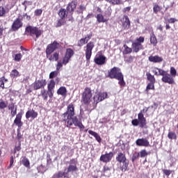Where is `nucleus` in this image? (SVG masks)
<instances>
[{
    "instance_id": "a211bd4d",
    "label": "nucleus",
    "mask_w": 178,
    "mask_h": 178,
    "mask_svg": "<svg viewBox=\"0 0 178 178\" xmlns=\"http://www.w3.org/2000/svg\"><path fill=\"white\" fill-rule=\"evenodd\" d=\"M77 6V3L76 1H72L67 6V10L70 13L74 12L76 7Z\"/></svg>"
},
{
    "instance_id": "5fc2aeb1",
    "label": "nucleus",
    "mask_w": 178,
    "mask_h": 178,
    "mask_svg": "<svg viewBox=\"0 0 178 178\" xmlns=\"http://www.w3.org/2000/svg\"><path fill=\"white\" fill-rule=\"evenodd\" d=\"M131 123L133 126H138V123H140V122L138 121V120L135 119L132 120Z\"/></svg>"
},
{
    "instance_id": "de8ad7c7",
    "label": "nucleus",
    "mask_w": 178,
    "mask_h": 178,
    "mask_svg": "<svg viewBox=\"0 0 178 178\" xmlns=\"http://www.w3.org/2000/svg\"><path fill=\"white\" fill-rule=\"evenodd\" d=\"M46 92L49 98H52V97H54V90L48 89V91H47Z\"/></svg>"
},
{
    "instance_id": "ea45409f",
    "label": "nucleus",
    "mask_w": 178,
    "mask_h": 178,
    "mask_svg": "<svg viewBox=\"0 0 178 178\" xmlns=\"http://www.w3.org/2000/svg\"><path fill=\"white\" fill-rule=\"evenodd\" d=\"M155 83H149L146 88V91H148L149 90H154L155 86H154Z\"/></svg>"
},
{
    "instance_id": "9b49d317",
    "label": "nucleus",
    "mask_w": 178,
    "mask_h": 178,
    "mask_svg": "<svg viewBox=\"0 0 178 178\" xmlns=\"http://www.w3.org/2000/svg\"><path fill=\"white\" fill-rule=\"evenodd\" d=\"M136 144L138 147H149V141L147 138H138L136 140Z\"/></svg>"
},
{
    "instance_id": "49530a36",
    "label": "nucleus",
    "mask_w": 178,
    "mask_h": 178,
    "mask_svg": "<svg viewBox=\"0 0 178 178\" xmlns=\"http://www.w3.org/2000/svg\"><path fill=\"white\" fill-rule=\"evenodd\" d=\"M70 60V58L67 57V56H65L63 60V64L67 65L69 63V61Z\"/></svg>"
},
{
    "instance_id": "7ed1b4c3",
    "label": "nucleus",
    "mask_w": 178,
    "mask_h": 178,
    "mask_svg": "<svg viewBox=\"0 0 178 178\" xmlns=\"http://www.w3.org/2000/svg\"><path fill=\"white\" fill-rule=\"evenodd\" d=\"M116 161L120 162V163H123L121 170L122 172H126L127 170V168L129 167V161L126 159V155H124L123 153H119L116 157Z\"/></svg>"
},
{
    "instance_id": "4468645a",
    "label": "nucleus",
    "mask_w": 178,
    "mask_h": 178,
    "mask_svg": "<svg viewBox=\"0 0 178 178\" xmlns=\"http://www.w3.org/2000/svg\"><path fill=\"white\" fill-rule=\"evenodd\" d=\"M161 80L163 83H168V84H173L175 83V79L168 72L163 76Z\"/></svg>"
},
{
    "instance_id": "37998d69",
    "label": "nucleus",
    "mask_w": 178,
    "mask_h": 178,
    "mask_svg": "<svg viewBox=\"0 0 178 178\" xmlns=\"http://www.w3.org/2000/svg\"><path fill=\"white\" fill-rule=\"evenodd\" d=\"M6 15V10L3 7L0 6V17L5 16Z\"/></svg>"
},
{
    "instance_id": "7c9ffc66",
    "label": "nucleus",
    "mask_w": 178,
    "mask_h": 178,
    "mask_svg": "<svg viewBox=\"0 0 178 178\" xmlns=\"http://www.w3.org/2000/svg\"><path fill=\"white\" fill-rule=\"evenodd\" d=\"M58 59H59V54L58 53H54L52 56H50V58H49V60H56V62L58 60Z\"/></svg>"
},
{
    "instance_id": "72a5a7b5",
    "label": "nucleus",
    "mask_w": 178,
    "mask_h": 178,
    "mask_svg": "<svg viewBox=\"0 0 178 178\" xmlns=\"http://www.w3.org/2000/svg\"><path fill=\"white\" fill-rule=\"evenodd\" d=\"M124 50L123 51V54H131V51H133L131 48L128 47L127 45L126 44L124 45Z\"/></svg>"
},
{
    "instance_id": "393cba45",
    "label": "nucleus",
    "mask_w": 178,
    "mask_h": 178,
    "mask_svg": "<svg viewBox=\"0 0 178 178\" xmlns=\"http://www.w3.org/2000/svg\"><path fill=\"white\" fill-rule=\"evenodd\" d=\"M88 133L91 136H94V137L96 138V140H97V141H98V143H101V140H102L101 136H99V135L98 134H97L94 131H91V130H89Z\"/></svg>"
},
{
    "instance_id": "c9c22d12",
    "label": "nucleus",
    "mask_w": 178,
    "mask_h": 178,
    "mask_svg": "<svg viewBox=\"0 0 178 178\" xmlns=\"http://www.w3.org/2000/svg\"><path fill=\"white\" fill-rule=\"evenodd\" d=\"M162 10V8L161 6H159V5H154L153 7V10L154 12V13H158V12H161V10Z\"/></svg>"
},
{
    "instance_id": "9d476101",
    "label": "nucleus",
    "mask_w": 178,
    "mask_h": 178,
    "mask_svg": "<svg viewBox=\"0 0 178 178\" xmlns=\"http://www.w3.org/2000/svg\"><path fill=\"white\" fill-rule=\"evenodd\" d=\"M106 98H108V93L106 92H100L98 94V95H96L93 97L94 102H96V104H98V102H101V101H104V99H106Z\"/></svg>"
},
{
    "instance_id": "6e6552de",
    "label": "nucleus",
    "mask_w": 178,
    "mask_h": 178,
    "mask_svg": "<svg viewBox=\"0 0 178 178\" xmlns=\"http://www.w3.org/2000/svg\"><path fill=\"white\" fill-rule=\"evenodd\" d=\"M59 48V43L58 42L54 41L53 43L49 44L46 49L47 55H51L54 51L58 49Z\"/></svg>"
},
{
    "instance_id": "cd10ccee",
    "label": "nucleus",
    "mask_w": 178,
    "mask_h": 178,
    "mask_svg": "<svg viewBox=\"0 0 178 178\" xmlns=\"http://www.w3.org/2000/svg\"><path fill=\"white\" fill-rule=\"evenodd\" d=\"M146 76L147 77V80L150 81V83H155V76H154L150 73H147Z\"/></svg>"
},
{
    "instance_id": "6ab92c4d",
    "label": "nucleus",
    "mask_w": 178,
    "mask_h": 178,
    "mask_svg": "<svg viewBox=\"0 0 178 178\" xmlns=\"http://www.w3.org/2000/svg\"><path fill=\"white\" fill-rule=\"evenodd\" d=\"M37 116H38V113H37V112H35L34 110H29L26 113V119H30V118H31L32 119H35Z\"/></svg>"
},
{
    "instance_id": "774afa93",
    "label": "nucleus",
    "mask_w": 178,
    "mask_h": 178,
    "mask_svg": "<svg viewBox=\"0 0 178 178\" xmlns=\"http://www.w3.org/2000/svg\"><path fill=\"white\" fill-rule=\"evenodd\" d=\"M0 87H1V88H3V87H5V83L3 81H0Z\"/></svg>"
},
{
    "instance_id": "39448f33",
    "label": "nucleus",
    "mask_w": 178,
    "mask_h": 178,
    "mask_svg": "<svg viewBox=\"0 0 178 178\" xmlns=\"http://www.w3.org/2000/svg\"><path fill=\"white\" fill-rule=\"evenodd\" d=\"M26 32L29 33L30 35H35L36 38H38L42 34V31L35 26H27L26 28Z\"/></svg>"
},
{
    "instance_id": "09e8293b",
    "label": "nucleus",
    "mask_w": 178,
    "mask_h": 178,
    "mask_svg": "<svg viewBox=\"0 0 178 178\" xmlns=\"http://www.w3.org/2000/svg\"><path fill=\"white\" fill-rule=\"evenodd\" d=\"M133 60H134V56H130L125 60V61L127 62V63H131Z\"/></svg>"
},
{
    "instance_id": "bf43d9fd",
    "label": "nucleus",
    "mask_w": 178,
    "mask_h": 178,
    "mask_svg": "<svg viewBox=\"0 0 178 178\" xmlns=\"http://www.w3.org/2000/svg\"><path fill=\"white\" fill-rule=\"evenodd\" d=\"M22 5H24L25 10H26V9H27V5H31V2H30V1H24L22 3Z\"/></svg>"
},
{
    "instance_id": "58836bf2",
    "label": "nucleus",
    "mask_w": 178,
    "mask_h": 178,
    "mask_svg": "<svg viewBox=\"0 0 178 178\" xmlns=\"http://www.w3.org/2000/svg\"><path fill=\"white\" fill-rule=\"evenodd\" d=\"M147 155H148V152H147V150L145 149L141 150L139 153V156H140V158H145Z\"/></svg>"
},
{
    "instance_id": "680f3d73",
    "label": "nucleus",
    "mask_w": 178,
    "mask_h": 178,
    "mask_svg": "<svg viewBox=\"0 0 178 178\" xmlns=\"http://www.w3.org/2000/svg\"><path fill=\"white\" fill-rule=\"evenodd\" d=\"M22 139V134L20 133V130L17 129V140H21Z\"/></svg>"
},
{
    "instance_id": "69168bd1",
    "label": "nucleus",
    "mask_w": 178,
    "mask_h": 178,
    "mask_svg": "<svg viewBox=\"0 0 178 178\" xmlns=\"http://www.w3.org/2000/svg\"><path fill=\"white\" fill-rule=\"evenodd\" d=\"M104 172H108V170H111V168H109L108 166H104Z\"/></svg>"
},
{
    "instance_id": "2eb2a0df",
    "label": "nucleus",
    "mask_w": 178,
    "mask_h": 178,
    "mask_svg": "<svg viewBox=\"0 0 178 178\" xmlns=\"http://www.w3.org/2000/svg\"><path fill=\"white\" fill-rule=\"evenodd\" d=\"M22 26H23L22 21H20L19 19H17L15 21H14L12 25L13 31H17V30L19 29Z\"/></svg>"
},
{
    "instance_id": "c03bdc74",
    "label": "nucleus",
    "mask_w": 178,
    "mask_h": 178,
    "mask_svg": "<svg viewBox=\"0 0 178 178\" xmlns=\"http://www.w3.org/2000/svg\"><path fill=\"white\" fill-rule=\"evenodd\" d=\"M41 94H42V97L44 101L48 99V94L47 93L46 90H42Z\"/></svg>"
},
{
    "instance_id": "e433bc0d",
    "label": "nucleus",
    "mask_w": 178,
    "mask_h": 178,
    "mask_svg": "<svg viewBox=\"0 0 178 178\" xmlns=\"http://www.w3.org/2000/svg\"><path fill=\"white\" fill-rule=\"evenodd\" d=\"M54 88H55V81L51 80L48 84V90H54Z\"/></svg>"
},
{
    "instance_id": "e2e57ef3",
    "label": "nucleus",
    "mask_w": 178,
    "mask_h": 178,
    "mask_svg": "<svg viewBox=\"0 0 178 178\" xmlns=\"http://www.w3.org/2000/svg\"><path fill=\"white\" fill-rule=\"evenodd\" d=\"M175 22H177V19H176L175 18H170L168 19V22H170V23H175Z\"/></svg>"
},
{
    "instance_id": "473e14b6",
    "label": "nucleus",
    "mask_w": 178,
    "mask_h": 178,
    "mask_svg": "<svg viewBox=\"0 0 178 178\" xmlns=\"http://www.w3.org/2000/svg\"><path fill=\"white\" fill-rule=\"evenodd\" d=\"M74 54V52L72 50V49H67L65 53V56L71 58Z\"/></svg>"
},
{
    "instance_id": "f03ea898",
    "label": "nucleus",
    "mask_w": 178,
    "mask_h": 178,
    "mask_svg": "<svg viewBox=\"0 0 178 178\" xmlns=\"http://www.w3.org/2000/svg\"><path fill=\"white\" fill-rule=\"evenodd\" d=\"M108 77L110 79H116L118 80V83L120 86L124 87L126 86V82H124L123 74L120 71V68L114 67L111 71L108 72Z\"/></svg>"
},
{
    "instance_id": "1a4fd4ad",
    "label": "nucleus",
    "mask_w": 178,
    "mask_h": 178,
    "mask_svg": "<svg viewBox=\"0 0 178 178\" xmlns=\"http://www.w3.org/2000/svg\"><path fill=\"white\" fill-rule=\"evenodd\" d=\"M113 157V153L110 152L106 154H102L100 156V161L102 162H104V163H108V162H111L112 161V158Z\"/></svg>"
},
{
    "instance_id": "dca6fc26",
    "label": "nucleus",
    "mask_w": 178,
    "mask_h": 178,
    "mask_svg": "<svg viewBox=\"0 0 178 178\" xmlns=\"http://www.w3.org/2000/svg\"><path fill=\"white\" fill-rule=\"evenodd\" d=\"M22 115H23V113H19L16 115V118L14 120V124H16V126H18V127H22V126H23V122H22Z\"/></svg>"
},
{
    "instance_id": "f3484780",
    "label": "nucleus",
    "mask_w": 178,
    "mask_h": 178,
    "mask_svg": "<svg viewBox=\"0 0 178 178\" xmlns=\"http://www.w3.org/2000/svg\"><path fill=\"white\" fill-rule=\"evenodd\" d=\"M46 85H47V82H45V81L44 80L37 81L34 83L33 88L34 90H40L41 87H44V86H46Z\"/></svg>"
},
{
    "instance_id": "c756f323",
    "label": "nucleus",
    "mask_w": 178,
    "mask_h": 178,
    "mask_svg": "<svg viewBox=\"0 0 178 178\" xmlns=\"http://www.w3.org/2000/svg\"><path fill=\"white\" fill-rule=\"evenodd\" d=\"M97 19L99 23H105V22H106V19L104 18V15L101 14L97 15Z\"/></svg>"
},
{
    "instance_id": "338daca9",
    "label": "nucleus",
    "mask_w": 178,
    "mask_h": 178,
    "mask_svg": "<svg viewBox=\"0 0 178 178\" xmlns=\"http://www.w3.org/2000/svg\"><path fill=\"white\" fill-rule=\"evenodd\" d=\"M13 162H14L13 156H12L10 161V166H12L13 165Z\"/></svg>"
},
{
    "instance_id": "f257e3e1",
    "label": "nucleus",
    "mask_w": 178,
    "mask_h": 178,
    "mask_svg": "<svg viewBox=\"0 0 178 178\" xmlns=\"http://www.w3.org/2000/svg\"><path fill=\"white\" fill-rule=\"evenodd\" d=\"M63 120L66 122L67 127L74 126L79 129H84V125L79 120L76 116H74V106L72 104H69L67 108V111L62 115Z\"/></svg>"
},
{
    "instance_id": "f8f14e48",
    "label": "nucleus",
    "mask_w": 178,
    "mask_h": 178,
    "mask_svg": "<svg viewBox=\"0 0 178 178\" xmlns=\"http://www.w3.org/2000/svg\"><path fill=\"white\" fill-rule=\"evenodd\" d=\"M106 62V57H105V56L100 54L99 56H96V57L95 58V63H96V65H105Z\"/></svg>"
},
{
    "instance_id": "c85d7f7f",
    "label": "nucleus",
    "mask_w": 178,
    "mask_h": 178,
    "mask_svg": "<svg viewBox=\"0 0 178 178\" xmlns=\"http://www.w3.org/2000/svg\"><path fill=\"white\" fill-rule=\"evenodd\" d=\"M22 162L24 166H25L26 168H30V161H29V159L24 157Z\"/></svg>"
},
{
    "instance_id": "412c9836",
    "label": "nucleus",
    "mask_w": 178,
    "mask_h": 178,
    "mask_svg": "<svg viewBox=\"0 0 178 178\" xmlns=\"http://www.w3.org/2000/svg\"><path fill=\"white\" fill-rule=\"evenodd\" d=\"M91 35H87L85 38H81L78 42V47H83L84 44H87L90 40H91Z\"/></svg>"
},
{
    "instance_id": "bb28decb",
    "label": "nucleus",
    "mask_w": 178,
    "mask_h": 178,
    "mask_svg": "<svg viewBox=\"0 0 178 178\" xmlns=\"http://www.w3.org/2000/svg\"><path fill=\"white\" fill-rule=\"evenodd\" d=\"M58 15L60 16V17H61V19H65V17L67 16V12H66V10L60 8L58 11Z\"/></svg>"
},
{
    "instance_id": "13d9d810",
    "label": "nucleus",
    "mask_w": 178,
    "mask_h": 178,
    "mask_svg": "<svg viewBox=\"0 0 178 178\" xmlns=\"http://www.w3.org/2000/svg\"><path fill=\"white\" fill-rule=\"evenodd\" d=\"M111 1L113 5H119L120 3V0H111Z\"/></svg>"
},
{
    "instance_id": "20e7f679",
    "label": "nucleus",
    "mask_w": 178,
    "mask_h": 178,
    "mask_svg": "<svg viewBox=\"0 0 178 178\" xmlns=\"http://www.w3.org/2000/svg\"><path fill=\"white\" fill-rule=\"evenodd\" d=\"M91 98H92V93H91V89L86 88L82 95V101L86 105H88L91 102Z\"/></svg>"
},
{
    "instance_id": "79ce46f5",
    "label": "nucleus",
    "mask_w": 178,
    "mask_h": 178,
    "mask_svg": "<svg viewBox=\"0 0 178 178\" xmlns=\"http://www.w3.org/2000/svg\"><path fill=\"white\" fill-rule=\"evenodd\" d=\"M58 74L59 72L58 71L51 72L49 74V79H54V77H56V76H58Z\"/></svg>"
},
{
    "instance_id": "052dcab7",
    "label": "nucleus",
    "mask_w": 178,
    "mask_h": 178,
    "mask_svg": "<svg viewBox=\"0 0 178 178\" xmlns=\"http://www.w3.org/2000/svg\"><path fill=\"white\" fill-rule=\"evenodd\" d=\"M41 13H42V10H36L35 11V15L36 16H40V15H41Z\"/></svg>"
},
{
    "instance_id": "2f4dec72",
    "label": "nucleus",
    "mask_w": 178,
    "mask_h": 178,
    "mask_svg": "<svg viewBox=\"0 0 178 178\" xmlns=\"http://www.w3.org/2000/svg\"><path fill=\"white\" fill-rule=\"evenodd\" d=\"M168 137L170 140H176L177 136L176 135V133L173 131H170L168 134Z\"/></svg>"
},
{
    "instance_id": "4c0bfd02",
    "label": "nucleus",
    "mask_w": 178,
    "mask_h": 178,
    "mask_svg": "<svg viewBox=\"0 0 178 178\" xmlns=\"http://www.w3.org/2000/svg\"><path fill=\"white\" fill-rule=\"evenodd\" d=\"M156 70L159 72V76H163V77H164L165 76V74L168 73V72H166L163 70H161L159 68H156Z\"/></svg>"
},
{
    "instance_id": "4be33fe9",
    "label": "nucleus",
    "mask_w": 178,
    "mask_h": 178,
    "mask_svg": "<svg viewBox=\"0 0 178 178\" xmlns=\"http://www.w3.org/2000/svg\"><path fill=\"white\" fill-rule=\"evenodd\" d=\"M138 121L140 124V127H144L147 123L145 122V118H144V114H143V111L138 113Z\"/></svg>"
},
{
    "instance_id": "0e129e2a",
    "label": "nucleus",
    "mask_w": 178,
    "mask_h": 178,
    "mask_svg": "<svg viewBox=\"0 0 178 178\" xmlns=\"http://www.w3.org/2000/svg\"><path fill=\"white\" fill-rule=\"evenodd\" d=\"M157 68H154L152 72L153 73H154L155 76H159V73H158V70H156Z\"/></svg>"
},
{
    "instance_id": "864d4df0",
    "label": "nucleus",
    "mask_w": 178,
    "mask_h": 178,
    "mask_svg": "<svg viewBox=\"0 0 178 178\" xmlns=\"http://www.w3.org/2000/svg\"><path fill=\"white\" fill-rule=\"evenodd\" d=\"M163 172L164 173V175H165V176H170V173H172V171L169 170H163Z\"/></svg>"
},
{
    "instance_id": "a19ab883",
    "label": "nucleus",
    "mask_w": 178,
    "mask_h": 178,
    "mask_svg": "<svg viewBox=\"0 0 178 178\" xmlns=\"http://www.w3.org/2000/svg\"><path fill=\"white\" fill-rule=\"evenodd\" d=\"M11 77H17L19 76V71L17 70H13L10 73Z\"/></svg>"
},
{
    "instance_id": "b1692460",
    "label": "nucleus",
    "mask_w": 178,
    "mask_h": 178,
    "mask_svg": "<svg viewBox=\"0 0 178 178\" xmlns=\"http://www.w3.org/2000/svg\"><path fill=\"white\" fill-rule=\"evenodd\" d=\"M150 43L154 45V47H156V44H158V41L156 40V37L154 33L150 34Z\"/></svg>"
},
{
    "instance_id": "8fccbe9b",
    "label": "nucleus",
    "mask_w": 178,
    "mask_h": 178,
    "mask_svg": "<svg viewBox=\"0 0 178 178\" xmlns=\"http://www.w3.org/2000/svg\"><path fill=\"white\" fill-rule=\"evenodd\" d=\"M8 106V104L5 102H0V109H5Z\"/></svg>"
},
{
    "instance_id": "603ef678",
    "label": "nucleus",
    "mask_w": 178,
    "mask_h": 178,
    "mask_svg": "<svg viewBox=\"0 0 178 178\" xmlns=\"http://www.w3.org/2000/svg\"><path fill=\"white\" fill-rule=\"evenodd\" d=\"M138 156H140V153H137V154H134L131 157L132 162H134L135 160L137 159V158H138Z\"/></svg>"
},
{
    "instance_id": "423d86ee",
    "label": "nucleus",
    "mask_w": 178,
    "mask_h": 178,
    "mask_svg": "<svg viewBox=\"0 0 178 178\" xmlns=\"http://www.w3.org/2000/svg\"><path fill=\"white\" fill-rule=\"evenodd\" d=\"M142 42H144V37H140L133 42L132 49L134 52H138L143 48Z\"/></svg>"
},
{
    "instance_id": "aec40b11",
    "label": "nucleus",
    "mask_w": 178,
    "mask_h": 178,
    "mask_svg": "<svg viewBox=\"0 0 178 178\" xmlns=\"http://www.w3.org/2000/svg\"><path fill=\"white\" fill-rule=\"evenodd\" d=\"M149 62H153L154 63H159V62H162V60H163V58L159 56H149Z\"/></svg>"
},
{
    "instance_id": "f704fd0d",
    "label": "nucleus",
    "mask_w": 178,
    "mask_h": 178,
    "mask_svg": "<svg viewBox=\"0 0 178 178\" xmlns=\"http://www.w3.org/2000/svg\"><path fill=\"white\" fill-rule=\"evenodd\" d=\"M170 76H172V77H176V74H177V71L176 69L173 67H170Z\"/></svg>"
},
{
    "instance_id": "4d7b16f0",
    "label": "nucleus",
    "mask_w": 178,
    "mask_h": 178,
    "mask_svg": "<svg viewBox=\"0 0 178 178\" xmlns=\"http://www.w3.org/2000/svg\"><path fill=\"white\" fill-rule=\"evenodd\" d=\"M62 66H63V63L58 62L56 65V70H59Z\"/></svg>"
},
{
    "instance_id": "3c124183",
    "label": "nucleus",
    "mask_w": 178,
    "mask_h": 178,
    "mask_svg": "<svg viewBox=\"0 0 178 178\" xmlns=\"http://www.w3.org/2000/svg\"><path fill=\"white\" fill-rule=\"evenodd\" d=\"M83 10H86V7H84V6H80L79 10H77V13H83Z\"/></svg>"
},
{
    "instance_id": "6e6d98bb",
    "label": "nucleus",
    "mask_w": 178,
    "mask_h": 178,
    "mask_svg": "<svg viewBox=\"0 0 178 178\" xmlns=\"http://www.w3.org/2000/svg\"><path fill=\"white\" fill-rule=\"evenodd\" d=\"M62 24H63V19L61 18V19H59L58 21V23L56 24V27H60V26H62Z\"/></svg>"
},
{
    "instance_id": "5701e85b",
    "label": "nucleus",
    "mask_w": 178,
    "mask_h": 178,
    "mask_svg": "<svg viewBox=\"0 0 178 178\" xmlns=\"http://www.w3.org/2000/svg\"><path fill=\"white\" fill-rule=\"evenodd\" d=\"M9 111H11V115L13 118L17 113V106H15V104L11 103L8 106Z\"/></svg>"
},
{
    "instance_id": "a878e982",
    "label": "nucleus",
    "mask_w": 178,
    "mask_h": 178,
    "mask_svg": "<svg viewBox=\"0 0 178 178\" xmlns=\"http://www.w3.org/2000/svg\"><path fill=\"white\" fill-rule=\"evenodd\" d=\"M67 92V91L66 90V88H65V87H60L57 90V94H58V95H62L63 97H65V95H66Z\"/></svg>"
},
{
    "instance_id": "a18cd8bd",
    "label": "nucleus",
    "mask_w": 178,
    "mask_h": 178,
    "mask_svg": "<svg viewBox=\"0 0 178 178\" xmlns=\"http://www.w3.org/2000/svg\"><path fill=\"white\" fill-rule=\"evenodd\" d=\"M22 54H17L15 57V60H17V62H20L22 58Z\"/></svg>"
},
{
    "instance_id": "ddd939ff",
    "label": "nucleus",
    "mask_w": 178,
    "mask_h": 178,
    "mask_svg": "<svg viewBox=\"0 0 178 178\" xmlns=\"http://www.w3.org/2000/svg\"><path fill=\"white\" fill-rule=\"evenodd\" d=\"M122 29L124 30H129L130 29V19L127 15H124L122 19Z\"/></svg>"
},
{
    "instance_id": "0eeeda50",
    "label": "nucleus",
    "mask_w": 178,
    "mask_h": 178,
    "mask_svg": "<svg viewBox=\"0 0 178 178\" xmlns=\"http://www.w3.org/2000/svg\"><path fill=\"white\" fill-rule=\"evenodd\" d=\"M86 48V60L89 61L91 58V55H92V49L94 48V42H90L88 43Z\"/></svg>"
}]
</instances>
